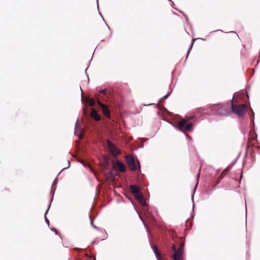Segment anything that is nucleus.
I'll use <instances>...</instances> for the list:
<instances>
[{
    "instance_id": "f257e3e1",
    "label": "nucleus",
    "mask_w": 260,
    "mask_h": 260,
    "mask_svg": "<svg viewBox=\"0 0 260 260\" xmlns=\"http://www.w3.org/2000/svg\"><path fill=\"white\" fill-rule=\"evenodd\" d=\"M192 118V117H185L184 119H182L178 123V128L184 133L191 131L193 127V124L191 123H188V122Z\"/></svg>"
},
{
    "instance_id": "f03ea898",
    "label": "nucleus",
    "mask_w": 260,
    "mask_h": 260,
    "mask_svg": "<svg viewBox=\"0 0 260 260\" xmlns=\"http://www.w3.org/2000/svg\"><path fill=\"white\" fill-rule=\"evenodd\" d=\"M231 108L232 112L236 114L239 117L243 116L247 110L246 105L244 104L234 105L233 102H231Z\"/></svg>"
},
{
    "instance_id": "7ed1b4c3",
    "label": "nucleus",
    "mask_w": 260,
    "mask_h": 260,
    "mask_svg": "<svg viewBox=\"0 0 260 260\" xmlns=\"http://www.w3.org/2000/svg\"><path fill=\"white\" fill-rule=\"evenodd\" d=\"M172 250L174 251V254L171 257L174 260H183L184 252L177 249L175 244L172 245Z\"/></svg>"
},
{
    "instance_id": "20e7f679",
    "label": "nucleus",
    "mask_w": 260,
    "mask_h": 260,
    "mask_svg": "<svg viewBox=\"0 0 260 260\" xmlns=\"http://www.w3.org/2000/svg\"><path fill=\"white\" fill-rule=\"evenodd\" d=\"M231 104L222 106L217 110V114L222 116H228L231 114Z\"/></svg>"
},
{
    "instance_id": "39448f33",
    "label": "nucleus",
    "mask_w": 260,
    "mask_h": 260,
    "mask_svg": "<svg viewBox=\"0 0 260 260\" xmlns=\"http://www.w3.org/2000/svg\"><path fill=\"white\" fill-rule=\"evenodd\" d=\"M107 144L110 152L114 156L120 153V151L117 147L110 140H107Z\"/></svg>"
},
{
    "instance_id": "423d86ee",
    "label": "nucleus",
    "mask_w": 260,
    "mask_h": 260,
    "mask_svg": "<svg viewBox=\"0 0 260 260\" xmlns=\"http://www.w3.org/2000/svg\"><path fill=\"white\" fill-rule=\"evenodd\" d=\"M125 159L129 169L132 171H135L136 170L137 167L134 158L132 156L126 155L125 156Z\"/></svg>"
},
{
    "instance_id": "0eeeda50",
    "label": "nucleus",
    "mask_w": 260,
    "mask_h": 260,
    "mask_svg": "<svg viewBox=\"0 0 260 260\" xmlns=\"http://www.w3.org/2000/svg\"><path fill=\"white\" fill-rule=\"evenodd\" d=\"M98 105L102 108L103 113L104 115L108 118L110 117L111 113L109 107L103 104H102L99 100H98Z\"/></svg>"
},
{
    "instance_id": "6e6552de",
    "label": "nucleus",
    "mask_w": 260,
    "mask_h": 260,
    "mask_svg": "<svg viewBox=\"0 0 260 260\" xmlns=\"http://www.w3.org/2000/svg\"><path fill=\"white\" fill-rule=\"evenodd\" d=\"M116 167L121 172H124L126 170L125 166L120 161H117L116 165H113V168H115Z\"/></svg>"
},
{
    "instance_id": "1a4fd4ad",
    "label": "nucleus",
    "mask_w": 260,
    "mask_h": 260,
    "mask_svg": "<svg viewBox=\"0 0 260 260\" xmlns=\"http://www.w3.org/2000/svg\"><path fill=\"white\" fill-rule=\"evenodd\" d=\"M153 250L154 253H155V255L156 256V257L157 260H162V256L161 254V253L158 250L157 246L155 245H153L152 246Z\"/></svg>"
},
{
    "instance_id": "9d476101",
    "label": "nucleus",
    "mask_w": 260,
    "mask_h": 260,
    "mask_svg": "<svg viewBox=\"0 0 260 260\" xmlns=\"http://www.w3.org/2000/svg\"><path fill=\"white\" fill-rule=\"evenodd\" d=\"M90 116L96 121H99L101 119L100 115L98 113L97 111L94 108H92Z\"/></svg>"
},
{
    "instance_id": "9b49d317",
    "label": "nucleus",
    "mask_w": 260,
    "mask_h": 260,
    "mask_svg": "<svg viewBox=\"0 0 260 260\" xmlns=\"http://www.w3.org/2000/svg\"><path fill=\"white\" fill-rule=\"evenodd\" d=\"M256 139V136H255L253 134H251L250 136V137L248 139L247 142V148L250 147V146L253 147L255 146V144L253 142V141H255Z\"/></svg>"
},
{
    "instance_id": "f8f14e48",
    "label": "nucleus",
    "mask_w": 260,
    "mask_h": 260,
    "mask_svg": "<svg viewBox=\"0 0 260 260\" xmlns=\"http://www.w3.org/2000/svg\"><path fill=\"white\" fill-rule=\"evenodd\" d=\"M129 187L131 192L134 194V196L141 193L140 191V188L137 185H131Z\"/></svg>"
},
{
    "instance_id": "ddd939ff",
    "label": "nucleus",
    "mask_w": 260,
    "mask_h": 260,
    "mask_svg": "<svg viewBox=\"0 0 260 260\" xmlns=\"http://www.w3.org/2000/svg\"><path fill=\"white\" fill-rule=\"evenodd\" d=\"M134 197L143 205L144 206L146 205V201L144 200L143 196L141 193L136 194L134 196Z\"/></svg>"
},
{
    "instance_id": "4468645a",
    "label": "nucleus",
    "mask_w": 260,
    "mask_h": 260,
    "mask_svg": "<svg viewBox=\"0 0 260 260\" xmlns=\"http://www.w3.org/2000/svg\"><path fill=\"white\" fill-rule=\"evenodd\" d=\"M232 167V165H230L228 166L221 173V178H223L228 173V172L230 170L231 168Z\"/></svg>"
},
{
    "instance_id": "2eb2a0df",
    "label": "nucleus",
    "mask_w": 260,
    "mask_h": 260,
    "mask_svg": "<svg viewBox=\"0 0 260 260\" xmlns=\"http://www.w3.org/2000/svg\"><path fill=\"white\" fill-rule=\"evenodd\" d=\"M86 102L88 103L90 106H93L95 105V101L93 99L88 98L86 100Z\"/></svg>"
},
{
    "instance_id": "dca6fc26",
    "label": "nucleus",
    "mask_w": 260,
    "mask_h": 260,
    "mask_svg": "<svg viewBox=\"0 0 260 260\" xmlns=\"http://www.w3.org/2000/svg\"><path fill=\"white\" fill-rule=\"evenodd\" d=\"M184 242L181 241L180 242L179 248L177 249L180 251L184 252Z\"/></svg>"
},
{
    "instance_id": "f3484780",
    "label": "nucleus",
    "mask_w": 260,
    "mask_h": 260,
    "mask_svg": "<svg viewBox=\"0 0 260 260\" xmlns=\"http://www.w3.org/2000/svg\"><path fill=\"white\" fill-rule=\"evenodd\" d=\"M105 162L103 164V166L104 168L106 169L109 166V162L108 158L105 159Z\"/></svg>"
},
{
    "instance_id": "a211bd4d",
    "label": "nucleus",
    "mask_w": 260,
    "mask_h": 260,
    "mask_svg": "<svg viewBox=\"0 0 260 260\" xmlns=\"http://www.w3.org/2000/svg\"><path fill=\"white\" fill-rule=\"evenodd\" d=\"M107 92V89H104L100 91V93L103 94H106Z\"/></svg>"
},
{
    "instance_id": "6ab92c4d",
    "label": "nucleus",
    "mask_w": 260,
    "mask_h": 260,
    "mask_svg": "<svg viewBox=\"0 0 260 260\" xmlns=\"http://www.w3.org/2000/svg\"><path fill=\"white\" fill-rule=\"evenodd\" d=\"M193 42H192V44H191V45L190 47L188 48V49L187 55H188V54H189V52H190V50H191V49L192 46L193 45Z\"/></svg>"
},
{
    "instance_id": "aec40b11",
    "label": "nucleus",
    "mask_w": 260,
    "mask_h": 260,
    "mask_svg": "<svg viewBox=\"0 0 260 260\" xmlns=\"http://www.w3.org/2000/svg\"><path fill=\"white\" fill-rule=\"evenodd\" d=\"M222 178H221V175H220V176H219L218 177V181H217V182L216 184H217L219 182V181H220Z\"/></svg>"
},
{
    "instance_id": "412c9836",
    "label": "nucleus",
    "mask_w": 260,
    "mask_h": 260,
    "mask_svg": "<svg viewBox=\"0 0 260 260\" xmlns=\"http://www.w3.org/2000/svg\"><path fill=\"white\" fill-rule=\"evenodd\" d=\"M200 171H201V168H200V170H199V172L198 174V176H197L198 180H199V177H200Z\"/></svg>"
},
{
    "instance_id": "4be33fe9",
    "label": "nucleus",
    "mask_w": 260,
    "mask_h": 260,
    "mask_svg": "<svg viewBox=\"0 0 260 260\" xmlns=\"http://www.w3.org/2000/svg\"><path fill=\"white\" fill-rule=\"evenodd\" d=\"M137 162L138 163V165H139V168H140V163H139V161L138 160H137Z\"/></svg>"
}]
</instances>
